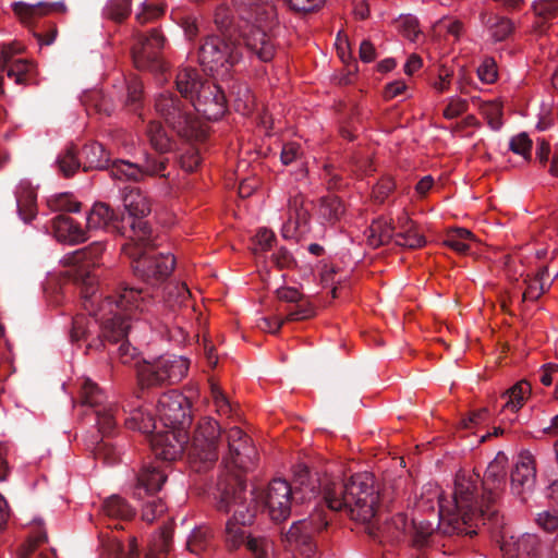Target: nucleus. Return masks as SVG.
Wrapping results in <instances>:
<instances>
[{
	"mask_svg": "<svg viewBox=\"0 0 558 558\" xmlns=\"http://www.w3.org/2000/svg\"><path fill=\"white\" fill-rule=\"evenodd\" d=\"M141 294L147 300L144 308L120 311L111 318L101 316V335L88 341L86 351H101L107 349L108 344H119L117 348L119 360L123 364L135 362L137 380L142 389L177 384L187 374L189 362L186 359L177 355H162L153 361L138 360L137 349L128 340L132 328V316L137 311H148L153 303V294L148 290L142 289Z\"/></svg>",
	"mask_w": 558,
	"mask_h": 558,
	"instance_id": "nucleus-1",
	"label": "nucleus"
},
{
	"mask_svg": "<svg viewBox=\"0 0 558 558\" xmlns=\"http://www.w3.org/2000/svg\"><path fill=\"white\" fill-rule=\"evenodd\" d=\"M480 482L477 473L461 470L456 475L452 501L439 496V526L445 533L473 536L480 523L485 524L486 519L492 520L497 514L496 510H487L483 495L478 499Z\"/></svg>",
	"mask_w": 558,
	"mask_h": 558,
	"instance_id": "nucleus-2",
	"label": "nucleus"
},
{
	"mask_svg": "<svg viewBox=\"0 0 558 558\" xmlns=\"http://www.w3.org/2000/svg\"><path fill=\"white\" fill-rule=\"evenodd\" d=\"M233 482H222L217 495V509L225 513L233 512L226 524V546L229 550H236L243 544L252 551L255 558H269L274 544L267 537H253L245 533L243 526L248 525L255 518L253 495L250 498L246 489L241 486L238 477Z\"/></svg>",
	"mask_w": 558,
	"mask_h": 558,
	"instance_id": "nucleus-3",
	"label": "nucleus"
},
{
	"mask_svg": "<svg viewBox=\"0 0 558 558\" xmlns=\"http://www.w3.org/2000/svg\"><path fill=\"white\" fill-rule=\"evenodd\" d=\"M320 499L315 505L308 519L294 522L287 532H281V543L287 550L298 551L305 558H313L317 551L315 535L329 524L325 506L330 512L337 513L348 507L345 495L348 483L343 480L326 477L319 484Z\"/></svg>",
	"mask_w": 558,
	"mask_h": 558,
	"instance_id": "nucleus-4",
	"label": "nucleus"
},
{
	"mask_svg": "<svg viewBox=\"0 0 558 558\" xmlns=\"http://www.w3.org/2000/svg\"><path fill=\"white\" fill-rule=\"evenodd\" d=\"M142 289L134 287H124L116 295H109L105 298L98 305L97 310L94 308L95 303L98 301L96 294L81 293L84 299L83 306L88 313L95 316V319H90L87 316L80 314L73 317L72 327L70 331V339L73 343L81 340H87L92 332V328H95L100 323V330L102 329V317L111 318L116 313L120 311H126L132 308H144L146 306V296H142ZM101 332L98 335L100 336Z\"/></svg>",
	"mask_w": 558,
	"mask_h": 558,
	"instance_id": "nucleus-5",
	"label": "nucleus"
},
{
	"mask_svg": "<svg viewBox=\"0 0 558 558\" xmlns=\"http://www.w3.org/2000/svg\"><path fill=\"white\" fill-rule=\"evenodd\" d=\"M122 252L130 258L134 276L153 288L162 284L174 269V257L157 252L153 232L141 240L129 239Z\"/></svg>",
	"mask_w": 558,
	"mask_h": 558,
	"instance_id": "nucleus-6",
	"label": "nucleus"
},
{
	"mask_svg": "<svg viewBox=\"0 0 558 558\" xmlns=\"http://www.w3.org/2000/svg\"><path fill=\"white\" fill-rule=\"evenodd\" d=\"M220 426L213 418H202L192 438L180 449L186 453L190 469L195 473H205L211 470L219 457L218 439L220 437Z\"/></svg>",
	"mask_w": 558,
	"mask_h": 558,
	"instance_id": "nucleus-7",
	"label": "nucleus"
},
{
	"mask_svg": "<svg viewBox=\"0 0 558 558\" xmlns=\"http://www.w3.org/2000/svg\"><path fill=\"white\" fill-rule=\"evenodd\" d=\"M380 505L379 487L372 473L351 476V520L364 525L369 537L377 535L374 519Z\"/></svg>",
	"mask_w": 558,
	"mask_h": 558,
	"instance_id": "nucleus-8",
	"label": "nucleus"
},
{
	"mask_svg": "<svg viewBox=\"0 0 558 558\" xmlns=\"http://www.w3.org/2000/svg\"><path fill=\"white\" fill-rule=\"evenodd\" d=\"M240 35L213 34L206 36L198 48V61L207 70L228 72L243 57Z\"/></svg>",
	"mask_w": 558,
	"mask_h": 558,
	"instance_id": "nucleus-9",
	"label": "nucleus"
},
{
	"mask_svg": "<svg viewBox=\"0 0 558 558\" xmlns=\"http://www.w3.org/2000/svg\"><path fill=\"white\" fill-rule=\"evenodd\" d=\"M228 445V456L222 462L227 470V474L217 483V490L222 482H233L232 477H238L241 486L246 489L243 473L250 471L256 462L257 451L251 444V438L238 426L231 427L226 433Z\"/></svg>",
	"mask_w": 558,
	"mask_h": 558,
	"instance_id": "nucleus-10",
	"label": "nucleus"
},
{
	"mask_svg": "<svg viewBox=\"0 0 558 558\" xmlns=\"http://www.w3.org/2000/svg\"><path fill=\"white\" fill-rule=\"evenodd\" d=\"M155 108L179 136L191 140L197 135L198 122L190 101L183 102L171 93H162L157 97Z\"/></svg>",
	"mask_w": 558,
	"mask_h": 558,
	"instance_id": "nucleus-11",
	"label": "nucleus"
},
{
	"mask_svg": "<svg viewBox=\"0 0 558 558\" xmlns=\"http://www.w3.org/2000/svg\"><path fill=\"white\" fill-rule=\"evenodd\" d=\"M252 494L254 498L255 510L258 506H263L268 510L270 519L276 523L286 521L291 514V505L295 499L290 484L282 478L272 480L267 489L260 493H256L254 489L247 492L246 495L250 498Z\"/></svg>",
	"mask_w": 558,
	"mask_h": 558,
	"instance_id": "nucleus-12",
	"label": "nucleus"
},
{
	"mask_svg": "<svg viewBox=\"0 0 558 558\" xmlns=\"http://www.w3.org/2000/svg\"><path fill=\"white\" fill-rule=\"evenodd\" d=\"M105 252L104 242H94L90 245L80 248L65 257L66 264L73 269L68 274L75 283L82 284L81 293L96 294L95 277L92 275V268L99 266Z\"/></svg>",
	"mask_w": 558,
	"mask_h": 558,
	"instance_id": "nucleus-13",
	"label": "nucleus"
},
{
	"mask_svg": "<svg viewBox=\"0 0 558 558\" xmlns=\"http://www.w3.org/2000/svg\"><path fill=\"white\" fill-rule=\"evenodd\" d=\"M106 396L98 385L90 379H84L81 386L80 402L83 407L93 409L99 433L108 436L117 426L120 411L112 403L105 404Z\"/></svg>",
	"mask_w": 558,
	"mask_h": 558,
	"instance_id": "nucleus-14",
	"label": "nucleus"
},
{
	"mask_svg": "<svg viewBox=\"0 0 558 558\" xmlns=\"http://www.w3.org/2000/svg\"><path fill=\"white\" fill-rule=\"evenodd\" d=\"M121 201L128 216L125 226L130 232L129 239H143L151 233L149 223L144 219L150 213V204L137 189L125 186L121 189Z\"/></svg>",
	"mask_w": 558,
	"mask_h": 558,
	"instance_id": "nucleus-15",
	"label": "nucleus"
},
{
	"mask_svg": "<svg viewBox=\"0 0 558 558\" xmlns=\"http://www.w3.org/2000/svg\"><path fill=\"white\" fill-rule=\"evenodd\" d=\"M165 41V36L157 28L148 34L137 33L131 51L134 65L140 70L162 71L161 51Z\"/></svg>",
	"mask_w": 558,
	"mask_h": 558,
	"instance_id": "nucleus-16",
	"label": "nucleus"
},
{
	"mask_svg": "<svg viewBox=\"0 0 558 558\" xmlns=\"http://www.w3.org/2000/svg\"><path fill=\"white\" fill-rule=\"evenodd\" d=\"M313 203L302 193L291 194L287 204V218L282 223L281 235L286 240L299 242L311 230Z\"/></svg>",
	"mask_w": 558,
	"mask_h": 558,
	"instance_id": "nucleus-17",
	"label": "nucleus"
},
{
	"mask_svg": "<svg viewBox=\"0 0 558 558\" xmlns=\"http://www.w3.org/2000/svg\"><path fill=\"white\" fill-rule=\"evenodd\" d=\"M159 420L163 425L178 430H185L192 424L191 403L177 390L162 393L156 405Z\"/></svg>",
	"mask_w": 558,
	"mask_h": 558,
	"instance_id": "nucleus-18",
	"label": "nucleus"
},
{
	"mask_svg": "<svg viewBox=\"0 0 558 558\" xmlns=\"http://www.w3.org/2000/svg\"><path fill=\"white\" fill-rule=\"evenodd\" d=\"M168 159L166 157H147L144 165L138 166L126 160L117 159L110 169V177L114 180L140 181L145 175L166 177Z\"/></svg>",
	"mask_w": 558,
	"mask_h": 558,
	"instance_id": "nucleus-19",
	"label": "nucleus"
},
{
	"mask_svg": "<svg viewBox=\"0 0 558 558\" xmlns=\"http://www.w3.org/2000/svg\"><path fill=\"white\" fill-rule=\"evenodd\" d=\"M190 106L207 120H218L226 112V97L221 88L207 82L203 88L190 99Z\"/></svg>",
	"mask_w": 558,
	"mask_h": 558,
	"instance_id": "nucleus-20",
	"label": "nucleus"
},
{
	"mask_svg": "<svg viewBox=\"0 0 558 558\" xmlns=\"http://www.w3.org/2000/svg\"><path fill=\"white\" fill-rule=\"evenodd\" d=\"M88 230L105 229L114 234L129 239L130 232L125 226V216L119 215L108 204L97 202L93 205L86 219Z\"/></svg>",
	"mask_w": 558,
	"mask_h": 558,
	"instance_id": "nucleus-21",
	"label": "nucleus"
},
{
	"mask_svg": "<svg viewBox=\"0 0 558 558\" xmlns=\"http://www.w3.org/2000/svg\"><path fill=\"white\" fill-rule=\"evenodd\" d=\"M506 469L501 460L490 462L480 484L483 489V501H486L487 510H495L494 505L500 497L506 485Z\"/></svg>",
	"mask_w": 558,
	"mask_h": 558,
	"instance_id": "nucleus-22",
	"label": "nucleus"
},
{
	"mask_svg": "<svg viewBox=\"0 0 558 558\" xmlns=\"http://www.w3.org/2000/svg\"><path fill=\"white\" fill-rule=\"evenodd\" d=\"M233 3L243 10V19L252 23V28L272 31L277 25L275 9L267 3L258 0H233Z\"/></svg>",
	"mask_w": 558,
	"mask_h": 558,
	"instance_id": "nucleus-23",
	"label": "nucleus"
},
{
	"mask_svg": "<svg viewBox=\"0 0 558 558\" xmlns=\"http://www.w3.org/2000/svg\"><path fill=\"white\" fill-rule=\"evenodd\" d=\"M270 32L265 28H251L250 33L244 36L243 48L263 62L271 61L277 48Z\"/></svg>",
	"mask_w": 558,
	"mask_h": 558,
	"instance_id": "nucleus-24",
	"label": "nucleus"
},
{
	"mask_svg": "<svg viewBox=\"0 0 558 558\" xmlns=\"http://www.w3.org/2000/svg\"><path fill=\"white\" fill-rule=\"evenodd\" d=\"M12 10L19 16L22 23L31 25L37 19L48 15L51 12H66V5L63 1H39L35 4L19 1L12 4Z\"/></svg>",
	"mask_w": 558,
	"mask_h": 558,
	"instance_id": "nucleus-25",
	"label": "nucleus"
},
{
	"mask_svg": "<svg viewBox=\"0 0 558 558\" xmlns=\"http://www.w3.org/2000/svg\"><path fill=\"white\" fill-rule=\"evenodd\" d=\"M395 228V243L397 245L408 248H420L425 245L424 235L417 230L416 225L409 217L408 213L402 211L398 216Z\"/></svg>",
	"mask_w": 558,
	"mask_h": 558,
	"instance_id": "nucleus-26",
	"label": "nucleus"
},
{
	"mask_svg": "<svg viewBox=\"0 0 558 558\" xmlns=\"http://www.w3.org/2000/svg\"><path fill=\"white\" fill-rule=\"evenodd\" d=\"M19 50L1 48L0 51V72H7L10 78L16 84H24L29 78L33 64L24 59H13Z\"/></svg>",
	"mask_w": 558,
	"mask_h": 558,
	"instance_id": "nucleus-27",
	"label": "nucleus"
},
{
	"mask_svg": "<svg viewBox=\"0 0 558 558\" xmlns=\"http://www.w3.org/2000/svg\"><path fill=\"white\" fill-rule=\"evenodd\" d=\"M52 230L59 242L78 244L87 240L86 231L65 215H58L52 219Z\"/></svg>",
	"mask_w": 558,
	"mask_h": 558,
	"instance_id": "nucleus-28",
	"label": "nucleus"
},
{
	"mask_svg": "<svg viewBox=\"0 0 558 558\" xmlns=\"http://www.w3.org/2000/svg\"><path fill=\"white\" fill-rule=\"evenodd\" d=\"M167 475L159 465H145L137 475V485L134 490L135 498H142L143 494H155L161 489Z\"/></svg>",
	"mask_w": 558,
	"mask_h": 558,
	"instance_id": "nucleus-29",
	"label": "nucleus"
},
{
	"mask_svg": "<svg viewBox=\"0 0 558 558\" xmlns=\"http://www.w3.org/2000/svg\"><path fill=\"white\" fill-rule=\"evenodd\" d=\"M535 478V460L531 456L523 457L511 472V487L518 494H521L533 488Z\"/></svg>",
	"mask_w": 558,
	"mask_h": 558,
	"instance_id": "nucleus-30",
	"label": "nucleus"
},
{
	"mask_svg": "<svg viewBox=\"0 0 558 558\" xmlns=\"http://www.w3.org/2000/svg\"><path fill=\"white\" fill-rule=\"evenodd\" d=\"M541 539L536 534L525 533L514 539L513 536L510 541L502 537L501 550L507 554L526 555L529 557H537L541 551Z\"/></svg>",
	"mask_w": 558,
	"mask_h": 558,
	"instance_id": "nucleus-31",
	"label": "nucleus"
},
{
	"mask_svg": "<svg viewBox=\"0 0 558 558\" xmlns=\"http://www.w3.org/2000/svg\"><path fill=\"white\" fill-rule=\"evenodd\" d=\"M395 231L391 219L379 217L365 231L366 243L373 248L386 245L395 240Z\"/></svg>",
	"mask_w": 558,
	"mask_h": 558,
	"instance_id": "nucleus-32",
	"label": "nucleus"
},
{
	"mask_svg": "<svg viewBox=\"0 0 558 558\" xmlns=\"http://www.w3.org/2000/svg\"><path fill=\"white\" fill-rule=\"evenodd\" d=\"M81 155L82 159L84 160V171H88L92 169H107L110 172L112 163L114 162L110 161L104 146L97 142L86 144L83 147Z\"/></svg>",
	"mask_w": 558,
	"mask_h": 558,
	"instance_id": "nucleus-33",
	"label": "nucleus"
},
{
	"mask_svg": "<svg viewBox=\"0 0 558 558\" xmlns=\"http://www.w3.org/2000/svg\"><path fill=\"white\" fill-rule=\"evenodd\" d=\"M206 83L202 80L198 71L193 68L181 69L175 77L177 89L186 100L193 99L197 89L203 88Z\"/></svg>",
	"mask_w": 558,
	"mask_h": 558,
	"instance_id": "nucleus-34",
	"label": "nucleus"
},
{
	"mask_svg": "<svg viewBox=\"0 0 558 558\" xmlns=\"http://www.w3.org/2000/svg\"><path fill=\"white\" fill-rule=\"evenodd\" d=\"M16 207L20 217L25 221H31L37 213L36 199L37 193L27 182H21L15 193Z\"/></svg>",
	"mask_w": 558,
	"mask_h": 558,
	"instance_id": "nucleus-35",
	"label": "nucleus"
},
{
	"mask_svg": "<svg viewBox=\"0 0 558 558\" xmlns=\"http://www.w3.org/2000/svg\"><path fill=\"white\" fill-rule=\"evenodd\" d=\"M531 393V384L525 379L519 380L501 395V398L506 399L502 411L518 412L524 405Z\"/></svg>",
	"mask_w": 558,
	"mask_h": 558,
	"instance_id": "nucleus-36",
	"label": "nucleus"
},
{
	"mask_svg": "<svg viewBox=\"0 0 558 558\" xmlns=\"http://www.w3.org/2000/svg\"><path fill=\"white\" fill-rule=\"evenodd\" d=\"M409 522L408 517L404 513H397L387 520L381 526L377 527L375 525V530L377 535L373 538L383 537L388 541H399L407 532Z\"/></svg>",
	"mask_w": 558,
	"mask_h": 558,
	"instance_id": "nucleus-37",
	"label": "nucleus"
},
{
	"mask_svg": "<svg viewBox=\"0 0 558 558\" xmlns=\"http://www.w3.org/2000/svg\"><path fill=\"white\" fill-rule=\"evenodd\" d=\"M125 426L129 429L140 430L144 434L153 433L156 429V421L149 414H144L140 407L136 408H123V414Z\"/></svg>",
	"mask_w": 558,
	"mask_h": 558,
	"instance_id": "nucleus-38",
	"label": "nucleus"
},
{
	"mask_svg": "<svg viewBox=\"0 0 558 558\" xmlns=\"http://www.w3.org/2000/svg\"><path fill=\"white\" fill-rule=\"evenodd\" d=\"M137 499L142 501V520L147 523L158 520L168 509L165 500L155 494H143Z\"/></svg>",
	"mask_w": 558,
	"mask_h": 558,
	"instance_id": "nucleus-39",
	"label": "nucleus"
},
{
	"mask_svg": "<svg viewBox=\"0 0 558 558\" xmlns=\"http://www.w3.org/2000/svg\"><path fill=\"white\" fill-rule=\"evenodd\" d=\"M82 102L88 114L92 112L110 116L114 110V105L99 90H90L83 95Z\"/></svg>",
	"mask_w": 558,
	"mask_h": 558,
	"instance_id": "nucleus-40",
	"label": "nucleus"
},
{
	"mask_svg": "<svg viewBox=\"0 0 558 558\" xmlns=\"http://www.w3.org/2000/svg\"><path fill=\"white\" fill-rule=\"evenodd\" d=\"M104 512L110 519L129 521L134 518L135 510L120 496L113 495L105 500Z\"/></svg>",
	"mask_w": 558,
	"mask_h": 558,
	"instance_id": "nucleus-41",
	"label": "nucleus"
},
{
	"mask_svg": "<svg viewBox=\"0 0 558 558\" xmlns=\"http://www.w3.org/2000/svg\"><path fill=\"white\" fill-rule=\"evenodd\" d=\"M123 88L125 93L120 97L121 102L129 111L136 112L142 106V82L136 77H132L124 82Z\"/></svg>",
	"mask_w": 558,
	"mask_h": 558,
	"instance_id": "nucleus-42",
	"label": "nucleus"
},
{
	"mask_svg": "<svg viewBox=\"0 0 558 558\" xmlns=\"http://www.w3.org/2000/svg\"><path fill=\"white\" fill-rule=\"evenodd\" d=\"M191 292L184 283L171 282L166 286L163 302L174 310L175 307L186 306L190 302Z\"/></svg>",
	"mask_w": 558,
	"mask_h": 558,
	"instance_id": "nucleus-43",
	"label": "nucleus"
},
{
	"mask_svg": "<svg viewBox=\"0 0 558 558\" xmlns=\"http://www.w3.org/2000/svg\"><path fill=\"white\" fill-rule=\"evenodd\" d=\"M172 529L163 526L149 545L146 558H166L172 546Z\"/></svg>",
	"mask_w": 558,
	"mask_h": 558,
	"instance_id": "nucleus-44",
	"label": "nucleus"
},
{
	"mask_svg": "<svg viewBox=\"0 0 558 558\" xmlns=\"http://www.w3.org/2000/svg\"><path fill=\"white\" fill-rule=\"evenodd\" d=\"M474 240V235L470 230L457 228L447 233L444 244L460 254H465L470 248V242Z\"/></svg>",
	"mask_w": 558,
	"mask_h": 558,
	"instance_id": "nucleus-45",
	"label": "nucleus"
},
{
	"mask_svg": "<svg viewBox=\"0 0 558 558\" xmlns=\"http://www.w3.org/2000/svg\"><path fill=\"white\" fill-rule=\"evenodd\" d=\"M486 26L494 41L507 39L514 29V25L510 19L498 15L489 16L486 21Z\"/></svg>",
	"mask_w": 558,
	"mask_h": 558,
	"instance_id": "nucleus-46",
	"label": "nucleus"
},
{
	"mask_svg": "<svg viewBox=\"0 0 558 558\" xmlns=\"http://www.w3.org/2000/svg\"><path fill=\"white\" fill-rule=\"evenodd\" d=\"M147 136L151 147L159 154H163L170 150V138L159 122H149L147 126Z\"/></svg>",
	"mask_w": 558,
	"mask_h": 558,
	"instance_id": "nucleus-47",
	"label": "nucleus"
},
{
	"mask_svg": "<svg viewBox=\"0 0 558 558\" xmlns=\"http://www.w3.org/2000/svg\"><path fill=\"white\" fill-rule=\"evenodd\" d=\"M214 23L220 35H239L233 22L231 10L223 4L216 8L214 13Z\"/></svg>",
	"mask_w": 558,
	"mask_h": 558,
	"instance_id": "nucleus-48",
	"label": "nucleus"
},
{
	"mask_svg": "<svg viewBox=\"0 0 558 558\" xmlns=\"http://www.w3.org/2000/svg\"><path fill=\"white\" fill-rule=\"evenodd\" d=\"M56 165L63 177H72L81 167V161L76 158L74 147H69L63 153L59 154L56 159Z\"/></svg>",
	"mask_w": 558,
	"mask_h": 558,
	"instance_id": "nucleus-49",
	"label": "nucleus"
},
{
	"mask_svg": "<svg viewBox=\"0 0 558 558\" xmlns=\"http://www.w3.org/2000/svg\"><path fill=\"white\" fill-rule=\"evenodd\" d=\"M93 454L96 460H102L107 465H113L120 460V452L111 442L105 439L97 440L94 444Z\"/></svg>",
	"mask_w": 558,
	"mask_h": 558,
	"instance_id": "nucleus-50",
	"label": "nucleus"
},
{
	"mask_svg": "<svg viewBox=\"0 0 558 558\" xmlns=\"http://www.w3.org/2000/svg\"><path fill=\"white\" fill-rule=\"evenodd\" d=\"M548 268L543 267L534 278H526L524 282L527 284L525 291L522 294V300L536 301L543 295L546 290L545 283L543 282L544 276L547 274Z\"/></svg>",
	"mask_w": 558,
	"mask_h": 558,
	"instance_id": "nucleus-51",
	"label": "nucleus"
},
{
	"mask_svg": "<svg viewBox=\"0 0 558 558\" xmlns=\"http://www.w3.org/2000/svg\"><path fill=\"white\" fill-rule=\"evenodd\" d=\"M47 541L46 533H38L35 536L28 537V539L21 546L17 558H52L51 553H39L35 555L36 548L39 544Z\"/></svg>",
	"mask_w": 558,
	"mask_h": 558,
	"instance_id": "nucleus-52",
	"label": "nucleus"
},
{
	"mask_svg": "<svg viewBox=\"0 0 558 558\" xmlns=\"http://www.w3.org/2000/svg\"><path fill=\"white\" fill-rule=\"evenodd\" d=\"M49 207L54 211L77 213L81 209V203L75 201L71 194H59L48 201Z\"/></svg>",
	"mask_w": 558,
	"mask_h": 558,
	"instance_id": "nucleus-53",
	"label": "nucleus"
},
{
	"mask_svg": "<svg viewBox=\"0 0 558 558\" xmlns=\"http://www.w3.org/2000/svg\"><path fill=\"white\" fill-rule=\"evenodd\" d=\"M107 550L111 558H137L140 555L137 541L135 537L130 538L128 553H125L122 543L118 541H111L107 545Z\"/></svg>",
	"mask_w": 558,
	"mask_h": 558,
	"instance_id": "nucleus-54",
	"label": "nucleus"
},
{
	"mask_svg": "<svg viewBox=\"0 0 558 558\" xmlns=\"http://www.w3.org/2000/svg\"><path fill=\"white\" fill-rule=\"evenodd\" d=\"M396 24L399 32L411 41H415L421 34L418 21L412 15H401Z\"/></svg>",
	"mask_w": 558,
	"mask_h": 558,
	"instance_id": "nucleus-55",
	"label": "nucleus"
},
{
	"mask_svg": "<svg viewBox=\"0 0 558 558\" xmlns=\"http://www.w3.org/2000/svg\"><path fill=\"white\" fill-rule=\"evenodd\" d=\"M320 213L329 221H336L344 213V205L336 196L326 197L322 202Z\"/></svg>",
	"mask_w": 558,
	"mask_h": 558,
	"instance_id": "nucleus-56",
	"label": "nucleus"
},
{
	"mask_svg": "<svg viewBox=\"0 0 558 558\" xmlns=\"http://www.w3.org/2000/svg\"><path fill=\"white\" fill-rule=\"evenodd\" d=\"M509 148L517 155L523 157L525 161L531 160L532 141L526 133H520L510 140Z\"/></svg>",
	"mask_w": 558,
	"mask_h": 558,
	"instance_id": "nucleus-57",
	"label": "nucleus"
},
{
	"mask_svg": "<svg viewBox=\"0 0 558 558\" xmlns=\"http://www.w3.org/2000/svg\"><path fill=\"white\" fill-rule=\"evenodd\" d=\"M105 10L108 17L117 22H121L130 14L131 1L110 0Z\"/></svg>",
	"mask_w": 558,
	"mask_h": 558,
	"instance_id": "nucleus-58",
	"label": "nucleus"
},
{
	"mask_svg": "<svg viewBox=\"0 0 558 558\" xmlns=\"http://www.w3.org/2000/svg\"><path fill=\"white\" fill-rule=\"evenodd\" d=\"M414 535H413V545L416 547L424 546L428 538L433 535L435 531V526L430 522H416L412 520Z\"/></svg>",
	"mask_w": 558,
	"mask_h": 558,
	"instance_id": "nucleus-59",
	"label": "nucleus"
},
{
	"mask_svg": "<svg viewBox=\"0 0 558 558\" xmlns=\"http://www.w3.org/2000/svg\"><path fill=\"white\" fill-rule=\"evenodd\" d=\"M209 539V532L203 529H196L190 535L186 546L193 554H201L205 550Z\"/></svg>",
	"mask_w": 558,
	"mask_h": 558,
	"instance_id": "nucleus-60",
	"label": "nucleus"
},
{
	"mask_svg": "<svg viewBox=\"0 0 558 558\" xmlns=\"http://www.w3.org/2000/svg\"><path fill=\"white\" fill-rule=\"evenodd\" d=\"M535 14L543 20H549L558 15V0H536L533 3Z\"/></svg>",
	"mask_w": 558,
	"mask_h": 558,
	"instance_id": "nucleus-61",
	"label": "nucleus"
},
{
	"mask_svg": "<svg viewBox=\"0 0 558 558\" xmlns=\"http://www.w3.org/2000/svg\"><path fill=\"white\" fill-rule=\"evenodd\" d=\"M395 187L393 180L390 177H384L374 186L372 197L376 203L381 204L392 193Z\"/></svg>",
	"mask_w": 558,
	"mask_h": 558,
	"instance_id": "nucleus-62",
	"label": "nucleus"
},
{
	"mask_svg": "<svg viewBox=\"0 0 558 558\" xmlns=\"http://www.w3.org/2000/svg\"><path fill=\"white\" fill-rule=\"evenodd\" d=\"M165 10L161 5L154 3H143L142 10L136 13V20L140 24L144 25L151 22L163 14Z\"/></svg>",
	"mask_w": 558,
	"mask_h": 558,
	"instance_id": "nucleus-63",
	"label": "nucleus"
},
{
	"mask_svg": "<svg viewBox=\"0 0 558 558\" xmlns=\"http://www.w3.org/2000/svg\"><path fill=\"white\" fill-rule=\"evenodd\" d=\"M478 77L482 82L492 84L497 80V64L493 58H485L477 69Z\"/></svg>",
	"mask_w": 558,
	"mask_h": 558,
	"instance_id": "nucleus-64",
	"label": "nucleus"
}]
</instances>
